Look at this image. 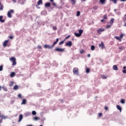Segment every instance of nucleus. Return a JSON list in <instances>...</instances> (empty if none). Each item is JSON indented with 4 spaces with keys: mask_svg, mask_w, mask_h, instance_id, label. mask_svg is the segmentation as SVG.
Here are the masks:
<instances>
[{
    "mask_svg": "<svg viewBox=\"0 0 126 126\" xmlns=\"http://www.w3.org/2000/svg\"><path fill=\"white\" fill-rule=\"evenodd\" d=\"M124 26H125V27H126V23L124 24Z\"/></svg>",
    "mask_w": 126,
    "mask_h": 126,
    "instance_id": "nucleus-62",
    "label": "nucleus"
},
{
    "mask_svg": "<svg viewBox=\"0 0 126 126\" xmlns=\"http://www.w3.org/2000/svg\"><path fill=\"white\" fill-rule=\"evenodd\" d=\"M55 51H56V52H64V49H63V48H56L55 49Z\"/></svg>",
    "mask_w": 126,
    "mask_h": 126,
    "instance_id": "nucleus-4",
    "label": "nucleus"
},
{
    "mask_svg": "<svg viewBox=\"0 0 126 126\" xmlns=\"http://www.w3.org/2000/svg\"><path fill=\"white\" fill-rule=\"evenodd\" d=\"M71 2H72V5H74L76 2V0H71Z\"/></svg>",
    "mask_w": 126,
    "mask_h": 126,
    "instance_id": "nucleus-21",
    "label": "nucleus"
},
{
    "mask_svg": "<svg viewBox=\"0 0 126 126\" xmlns=\"http://www.w3.org/2000/svg\"><path fill=\"white\" fill-rule=\"evenodd\" d=\"M80 54H83V53H84V50H80Z\"/></svg>",
    "mask_w": 126,
    "mask_h": 126,
    "instance_id": "nucleus-45",
    "label": "nucleus"
},
{
    "mask_svg": "<svg viewBox=\"0 0 126 126\" xmlns=\"http://www.w3.org/2000/svg\"><path fill=\"white\" fill-rule=\"evenodd\" d=\"M12 13H14V10L11 9L7 12V17L9 18H11L12 17V15H11Z\"/></svg>",
    "mask_w": 126,
    "mask_h": 126,
    "instance_id": "nucleus-3",
    "label": "nucleus"
},
{
    "mask_svg": "<svg viewBox=\"0 0 126 126\" xmlns=\"http://www.w3.org/2000/svg\"><path fill=\"white\" fill-rule=\"evenodd\" d=\"M114 19H111V20H110V22H112V23H114Z\"/></svg>",
    "mask_w": 126,
    "mask_h": 126,
    "instance_id": "nucleus-48",
    "label": "nucleus"
},
{
    "mask_svg": "<svg viewBox=\"0 0 126 126\" xmlns=\"http://www.w3.org/2000/svg\"><path fill=\"white\" fill-rule=\"evenodd\" d=\"M9 41V40H5L3 43V47H5L6 46V45H7V44H8V42Z\"/></svg>",
    "mask_w": 126,
    "mask_h": 126,
    "instance_id": "nucleus-12",
    "label": "nucleus"
},
{
    "mask_svg": "<svg viewBox=\"0 0 126 126\" xmlns=\"http://www.w3.org/2000/svg\"><path fill=\"white\" fill-rule=\"evenodd\" d=\"M45 7H50V6H51V3H50V2H46L45 4Z\"/></svg>",
    "mask_w": 126,
    "mask_h": 126,
    "instance_id": "nucleus-14",
    "label": "nucleus"
},
{
    "mask_svg": "<svg viewBox=\"0 0 126 126\" xmlns=\"http://www.w3.org/2000/svg\"><path fill=\"white\" fill-rule=\"evenodd\" d=\"M104 109L105 110V111H108V110H109V108L107 106H105Z\"/></svg>",
    "mask_w": 126,
    "mask_h": 126,
    "instance_id": "nucleus-44",
    "label": "nucleus"
},
{
    "mask_svg": "<svg viewBox=\"0 0 126 126\" xmlns=\"http://www.w3.org/2000/svg\"><path fill=\"white\" fill-rule=\"evenodd\" d=\"M93 9H94V10H97V9H98V7L95 6L93 7Z\"/></svg>",
    "mask_w": 126,
    "mask_h": 126,
    "instance_id": "nucleus-39",
    "label": "nucleus"
},
{
    "mask_svg": "<svg viewBox=\"0 0 126 126\" xmlns=\"http://www.w3.org/2000/svg\"><path fill=\"white\" fill-rule=\"evenodd\" d=\"M121 1H126V0H121Z\"/></svg>",
    "mask_w": 126,
    "mask_h": 126,
    "instance_id": "nucleus-60",
    "label": "nucleus"
},
{
    "mask_svg": "<svg viewBox=\"0 0 126 126\" xmlns=\"http://www.w3.org/2000/svg\"><path fill=\"white\" fill-rule=\"evenodd\" d=\"M53 30H57L58 29V28H57V27H53Z\"/></svg>",
    "mask_w": 126,
    "mask_h": 126,
    "instance_id": "nucleus-46",
    "label": "nucleus"
},
{
    "mask_svg": "<svg viewBox=\"0 0 126 126\" xmlns=\"http://www.w3.org/2000/svg\"><path fill=\"white\" fill-rule=\"evenodd\" d=\"M65 40H63V41H61L60 43H59V45H63V43H64V41H65Z\"/></svg>",
    "mask_w": 126,
    "mask_h": 126,
    "instance_id": "nucleus-35",
    "label": "nucleus"
},
{
    "mask_svg": "<svg viewBox=\"0 0 126 126\" xmlns=\"http://www.w3.org/2000/svg\"><path fill=\"white\" fill-rule=\"evenodd\" d=\"M123 21H124V22H126V14L125 15V16L123 18Z\"/></svg>",
    "mask_w": 126,
    "mask_h": 126,
    "instance_id": "nucleus-32",
    "label": "nucleus"
},
{
    "mask_svg": "<svg viewBox=\"0 0 126 126\" xmlns=\"http://www.w3.org/2000/svg\"><path fill=\"white\" fill-rule=\"evenodd\" d=\"M27 103V100L26 99H23L21 102V105H26Z\"/></svg>",
    "mask_w": 126,
    "mask_h": 126,
    "instance_id": "nucleus-10",
    "label": "nucleus"
},
{
    "mask_svg": "<svg viewBox=\"0 0 126 126\" xmlns=\"http://www.w3.org/2000/svg\"><path fill=\"white\" fill-rule=\"evenodd\" d=\"M37 48H38V49H42V46H41L40 45H38Z\"/></svg>",
    "mask_w": 126,
    "mask_h": 126,
    "instance_id": "nucleus-49",
    "label": "nucleus"
},
{
    "mask_svg": "<svg viewBox=\"0 0 126 126\" xmlns=\"http://www.w3.org/2000/svg\"><path fill=\"white\" fill-rule=\"evenodd\" d=\"M98 47L99 48H101L102 50H103V49H104L105 45H104V43H103V42H101V43L98 44Z\"/></svg>",
    "mask_w": 126,
    "mask_h": 126,
    "instance_id": "nucleus-6",
    "label": "nucleus"
},
{
    "mask_svg": "<svg viewBox=\"0 0 126 126\" xmlns=\"http://www.w3.org/2000/svg\"><path fill=\"white\" fill-rule=\"evenodd\" d=\"M73 72L74 74L76 75H79V71L78 68H74L73 69Z\"/></svg>",
    "mask_w": 126,
    "mask_h": 126,
    "instance_id": "nucleus-2",
    "label": "nucleus"
},
{
    "mask_svg": "<svg viewBox=\"0 0 126 126\" xmlns=\"http://www.w3.org/2000/svg\"><path fill=\"white\" fill-rule=\"evenodd\" d=\"M33 120L35 121H38V120H40V118L37 116H35Z\"/></svg>",
    "mask_w": 126,
    "mask_h": 126,
    "instance_id": "nucleus-29",
    "label": "nucleus"
},
{
    "mask_svg": "<svg viewBox=\"0 0 126 126\" xmlns=\"http://www.w3.org/2000/svg\"><path fill=\"white\" fill-rule=\"evenodd\" d=\"M74 35L76 36V37H80V36H81L79 33L76 32L74 33Z\"/></svg>",
    "mask_w": 126,
    "mask_h": 126,
    "instance_id": "nucleus-25",
    "label": "nucleus"
},
{
    "mask_svg": "<svg viewBox=\"0 0 126 126\" xmlns=\"http://www.w3.org/2000/svg\"><path fill=\"white\" fill-rule=\"evenodd\" d=\"M113 69H114V70H118V66H117V65H114L113 66Z\"/></svg>",
    "mask_w": 126,
    "mask_h": 126,
    "instance_id": "nucleus-17",
    "label": "nucleus"
},
{
    "mask_svg": "<svg viewBox=\"0 0 126 126\" xmlns=\"http://www.w3.org/2000/svg\"><path fill=\"white\" fill-rule=\"evenodd\" d=\"M38 5H40V4H43V1L42 0H39L37 1Z\"/></svg>",
    "mask_w": 126,
    "mask_h": 126,
    "instance_id": "nucleus-18",
    "label": "nucleus"
},
{
    "mask_svg": "<svg viewBox=\"0 0 126 126\" xmlns=\"http://www.w3.org/2000/svg\"><path fill=\"white\" fill-rule=\"evenodd\" d=\"M94 50H95V46L94 45H92L91 46V50L94 51Z\"/></svg>",
    "mask_w": 126,
    "mask_h": 126,
    "instance_id": "nucleus-31",
    "label": "nucleus"
},
{
    "mask_svg": "<svg viewBox=\"0 0 126 126\" xmlns=\"http://www.w3.org/2000/svg\"><path fill=\"white\" fill-rule=\"evenodd\" d=\"M90 56L91 55L90 54H88V55H87L88 58H90Z\"/></svg>",
    "mask_w": 126,
    "mask_h": 126,
    "instance_id": "nucleus-54",
    "label": "nucleus"
},
{
    "mask_svg": "<svg viewBox=\"0 0 126 126\" xmlns=\"http://www.w3.org/2000/svg\"><path fill=\"white\" fill-rule=\"evenodd\" d=\"M117 108L120 110V113L122 112V107L120 105H117Z\"/></svg>",
    "mask_w": 126,
    "mask_h": 126,
    "instance_id": "nucleus-19",
    "label": "nucleus"
},
{
    "mask_svg": "<svg viewBox=\"0 0 126 126\" xmlns=\"http://www.w3.org/2000/svg\"><path fill=\"white\" fill-rule=\"evenodd\" d=\"M14 83L12 81L10 82V83L9 84V86H10V87L12 86V85H13Z\"/></svg>",
    "mask_w": 126,
    "mask_h": 126,
    "instance_id": "nucleus-37",
    "label": "nucleus"
},
{
    "mask_svg": "<svg viewBox=\"0 0 126 126\" xmlns=\"http://www.w3.org/2000/svg\"><path fill=\"white\" fill-rule=\"evenodd\" d=\"M14 90H17L18 89V86L15 85L13 88Z\"/></svg>",
    "mask_w": 126,
    "mask_h": 126,
    "instance_id": "nucleus-27",
    "label": "nucleus"
},
{
    "mask_svg": "<svg viewBox=\"0 0 126 126\" xmlns=\"http://www.w3.org/2000/svg\"><path fill=\"white\" fill-rule=\"evenodd\" d=\"M110 1H112L115 4L118 2V1L117 0H110Z\"/></svg>",
    "mask_w": 126,
    "mask_h": 126,
    "instance_id": "nucleus-28",
    "label": "nucleus"
},
{
    "mask_svg": "<svg viewBox=\"0 0 126 126\" xmlns=\"http://www.w3.org/2000/svg\"><path fill=\"white\" fill-rule=\"evenodd\" d=\"M104 31H105V29L100 28L97 31V32L100 35L101 32H104Z\"/></svg>",
    "mask_w": 126,
    "mask_h": 126,
    "instance_id": "nucleus-7",
    "label": "nucleus"
},
{
    "mask_svg": "<svg viewBox=\"0 0 126 126\" xmlns=\"http://www.w3.org/2000/svg\"><path fill=\"white\" fill-rule=\"evenodd\" d=\"M0 90H1V87L0 86Z\"/></svg>",
    "mask_w": 126,
    "mask_h": 126,
    "instance_id": "nucleus-63",
    "label": "nucleus"
},
{
    "mask_svg": "<svg viewBox=\"0 0 126 126\" xmlns=\"http://www.w3.org/2000/svg\"><path fill=\"white\" fill-rule=\"evenodd\" d=\"M23 120V115L22 114H20L19 116V123H20Z\"/></svg>",
    "mask_w": 126,
    "mask_h": 126,
    "instance_id": "nucleus-8",
    "label": "nucleus"
},
{
    "mask_svg": "<svg viewBox=\"0 0 126 126\" xmlns=\"http://www.w3.org/2000/svg\"><path fill=\"white\" fill-rule=\"evenodd\" d=\"M79 34H80V35L81 36V35L82 34V33H83V30H79Z\"/></svg>",
    "mask_w": 126,
    "mask_h": 126,
    "instance_id": "nucleus-26",
    "label": "nucleus"
},
{
    "mask_svg": "<svg viewBox=\"0 0 126 126\" xmlns=\"http://www.w3.org/2000/svg\"><path fill=\"white\" fill-rule=\"evenodd\" d=\"M120 39H123V38H124V34H121V35H120Z\"/></svg>",
    "mask_w": 126,
    "mask_h": 126,
    "instance_id": "nucleus-42",
    "label": "nucleus"
},
{
    "mask_svg": "<svg viewBox=\"0 0 126 126\" xmlns=\"http://www.w3.org/2000/svg\"><path fill=\"white\" fill-rule=\"evenodd\" d=\"M65 46L68 47H71L72 46V42L71 41H69L65 43Z\"/></svg>",
    "mask_w": 126,
    "mask_h": 126,
    "instance_id": "nucleus-5",
    "label": "nucleus"
},
{
    "mask_svg": "<svg viewBox=\"0 0 126 126\" xmlns=\"http://www.w3.org/2000/svg\"><path fill=\"white\" fill-rule=\"evenodd\" d=\"M115 39H116V40H118V41H119L120 42H121V41H122V39H121V38L119 36H115Z\"/></svg>",
    "mask_w": 126,
    "mask_h": 126,
    "instance_id": "nucleus-20",
    "label": "nucleus"
},
{
    "mask_svg": "<svg viewBox=\"0 0 126 126\" xmlns=\"http://www.w3.org/2000/svg\"><path fill=\"white\" fill-rule=\"evenodd\" d=\"M2 18H3V17L2 16H0V21L2 23H3L5 21L4 20H2Z\"/></svg>",
    "mask_w": 126,
    "mask_h": 126,
    "instance_id": "nucleus-16",
    "label": "nucleus"
},
{
    "mask_svg": "<svg viewBox=\"0 0 126 126\" xmlns=\"http://www.w3.org/2000/svg\"><path fill=\"white\" fill-rule=\"evenodd\" d=\"M39 126H43V125H40Z\"/></svg>",
    "mask_w": 126,
    "mask_h": 126,
    "instance_id": "nucleus-64",
    "label": "nucleus"
},
{
    "mask_svg": "<svg viewBox=\"0 0 126 126\" xmlns=\"http://www.w3.org/2000/svg\"><path fill=\"white\" fill-rule=\"evenodd\" d=\"M99 2L102 4V5H104L106 3V0H99Z\"/></svg>",
    "mask_w": 126,
    "mask_h": 126,
    "instance_id": "nucleus-11",
    "label": "nucleus"
},
{
    "mask_svg": "<svg viewBox=\"0 0 126 126\" xmlns=\"http://www.w3.org/2000/svg\"><path fill=\"white\" fill-rule=\"evenodd\" d=\"M69 37H70V35H68V36H67L65 37V40L68 39V38H69Z\"/></svg>",
    "mask_w": 126,
    "mask_h": 126,
    "instance_id": "nucleus-51",
    "label": "nucleus"
},
{
    "mask_svg": "<svg viewBox=\"0 0 126 126\" xmlns=\"http://www.w3.org/2000/svg\"><path fill=\"white\" fill-rule=\"evenodd\" d=\"M119 49L121 51H123V50H125V47H124V46H120L119 47Z\"/></svg>",
    "mask_w": 126,
    "mask_h": 126,
    "instance_id": "nucleus-22",
    "label": "nucleus"
},
{
    "mask_svg": "<svg viewBox=\"0 0 126 126\" xmlns=\"http://www.w3.org/2000/svg\"><path fill=\"white\" fill-rule=\"evenodd\" d=\"M103 19H108V17L107 16V14H105L104 15Z\"/></svg>",
    "mask_w": 126,
    "mask_h": 126,
    "instance_id": "nucleus-36",
    "label": "nucleus"
},
{
    "mask_svg": "<svg viewBox=\"0 0 126 126\" xmlns=\"http://www.w3.org/2000/svg\"><path fill=\"white\" fill-rule=\"evenodd\" d=\"M19 98H20L21 99V98H22V96H21V94H19L18 95Z\"/></svg>",
    "mask_w": 126,
    "mask_h": 126,
    "instance_id": "nucleus-47",
    "label": "nucleus"
},
{
    "mask_svg": "<svg viewBox=\"0 0 126 126\" xmlns=\"http://www.w3.org/2000/svg\"><path fill=\"white\" fill-rule=\"evenodd\" d=\"M0 123H2V119L0 120Z\"/></svg>",
    "mask_w": 126,
    "mask_h": 126,
    "instance_id": "nucleus-58",
    "label": "nucleus"
},
{
    "mask_svg": "<svg viewBox=\"0 0 126 126\" xmlns=\"http://www.w3.org/2000/svg\"><path fill=\"white\" fill-rule=\"evenodd\" d=\"M57 76H58V74H55V77H57Z\"/></svg>",
    "mask_w": 126,
    "mask_h": 126,
    "instance_id": "nucleus-61",
    "label": "nucleus"
},
{
    "mask_svg": "<svg viewBox=\"0 0 126 126\" xmlns=\"http://www.w3.org/2000/svg\"><path fill=\"white\" fill-rule=\"evenodd\" d=\"M13 2H16V0H13Z\"/></svg>",
    "mask_w": 126,
    "mask_h": 126,
    "instance_id": "nucleus-57",
    "label": "nucleus"
},
{
    "mask_svg": "<svg viewBox=\"0 0 126 126\" xmlns=\"http://www.w3.org/2000/svg\"><path fill=\"white\" fill-rule=\"evenodd\" d=\"M9 39H13V36H12V35L9 36Z\"/></svg>",
    "mask_w": 126,
    "mask_h": 126,
    "instance_id": "nucleus-50",
    "label": "nucleus"
},
{
    "mask_svg": "<svg viewBox=\"0 0 126 126\" xmlns=\"http://www.w3.org/2000/svg\"><path fill=\"white\" fill-rule=\"evenodd\" d=\"M121 103H122V104H125V103H126V100H125V99H121Z\"/></svg>",
    "mask_w": 126,
    "mask_h": 126,
    "instance_id": "nucleus-33",
    "label": "nucleus"
},
{
    "mask_svg": "<svg viewBox=\"0 0 126 126\" xmlns=\"http://www.w3.org/2000/svg\"><path fill=\"white\" fill-rule=\"evenodd\" d=\"M10 77H14L15 76V72H12L10 75Z\"/></svg>",
    "mask_w": 126,
    "mask_h": 126,
    "instance_id": "nucleus-15",
    "label": "nucleus"
},
{
    "mask_svg": "<svg viewBox=\"0 0 126 126\" xmlns=\"http://www.w3.org/2000/svg\"><path fill=\"white\" fill-rule=\"evenodd\" d=\"M36 114H37V113L35 111H33L32 112V115H33V116H35V115H36Z\"/></svg>",
    "mask_w": 126,
    "mask_h": 126,
    "instance_id": "nucleus-38",
    "label": "nucleus"
},
{
    "mask_svg": "<svg viewBox=\"0 0 126 126\" xmlns=\"http://www.w3.org/2000/svg\"><path fill=\"white\" fill-rule=\"evenodd\" d=\"M80 16V11H78L77 12V14H76V16Z\"/></svg>",
    "mask_w": 126,
    "mask_h": 126,
    "instance_id": "nucleus-34",
    "label": "nucleus"
},
{
    "mask_svg": "<svg viewBox=\"0 0 126 126\" xmlns=\"http://www.w3.org/2000/svg\"><path fill=\"white\" fill-rule=\"evenodd\" d=\"M126 68V66L123 67V69L125 70Z\"/></svg>",
    "mask_w": 126,
    "mask_h": 126,
    "instance_id": "nucleus-55",
    "label": "nucleus"
},
{
    "mask_svg": "<svg viewBox=\"0 0 126 126\" xmlns=\"http://www.w3.org/2000/svg\"><path fill=\"white\" fill-rule=\"evenodd\" d=\"M44 48L45 49H53V46H50V45H45L44 46Z\"/></svg>",
    "mask_w": 126,
    "mask_h": 126,
    "instance_id": "nucleus-9",
    "label": "nucleus"
},
{
    "mask_svg": "<svg viewBox=\"0 0 126 126\" xmlns=\"http://www.w3.org/2000/svg\"><path fill=\"white\" fill-rule=\"evenodd\" d=\"M86 73H89V72H90V68H86Z\"/></svg>",
    "mask_w": 126,
    "mask_h": 126,
    "instance_id": "nucleus-23",
    "label": "nucleus"
},
{
    "mask_svg": "<svg viewBox=\"0 0 126 126\" xmlns=\"http://www.w3.org/2000/svg\"><path fill=\"white\" fill-rule=\"evenodd\" d=\"M52 4H53V5H54V6H56L57 5V4H56L55 2H53Z\"/></svg>",
    "mask_w": 126,
    "mask_h": 126,
    "instance_id": "nucleus-52",
    "label": "nucleus"
},
{
    "mask_svg": "<svg viewBox=\"0 0 126 126\" xmlns=\"http://www.w3.org/2000/svg\"><path fill=\"white\" fill-rule=\"evenodd\" d=\"M50 1H51V2H54V0H50Z\"/></svg>",
    "mask_w": 126,
    "mask_h": 126,
    "instance_id": "nucleus-59",
    "label": "nucleus"
},
{
    "mask_svg": "<svg viewBox=\"0 0 126 126\" xmlns=\"http://www.w3.org/2000/svg\"><path fill=\"white\" fill-rule=\"evenodd\" d=\"M59 38H57V39H56V41H55V42L53 43V45H52V47H53V48H54V47H55V45H56V44L58 43V42H59Z\"/></svg>",
    "mask_w": 126,
    "mask_h": 126,
    "instance_id": "nucleus-13",
    "label": "nucleus"
},
{
    "mask_svg": "<svg viewBox=\"0 0 126 126\" xmlns=\"http://www.w3.org/2000/svg\"><path fill=\"white\" fill-rule=\"evenodd\" d=\"M3 65L0 66V71H2V70L3 69Z\"/></svg>",
    "mask_w": 126,
    "mask_h": 126,
    "instance_id": "nucleus-40",
    "label": "nucleus"
},
{
    "mask_svg": "<svg viewBox=\"0 0 126 126\" xmlns=\"http://www.w3.org/2000/svg\"><path fill=\"white\" fill-rule=\"evenodd\" d=\"M101 22H104V21H105L104 20H100Z\"/></svg>",
    "mask_w": 126,
    "mask_h": 126,
    "instance_id": "nucleus-56",
    "label": "nucleus"
},
{
    "mask_svg": "<svg viewBox=\"0 0 126 126\" xmlns=\"http://www.w3.org/2000/svg\"><path fill=\"white\" fill-rule=\"evenodd\" d=\"M98 116L99 117H101V116H102V113H99Z\"/></svg>",
    "mask_w": 126,
    "mask_h": 126,
    "instance_id": "nucleus-53",
    "label": "nucleus"
},
{
    "mask_svg": "<svg viewBox=\"0 0 126 126\" xmlns=\"http://www.w3.org/2000/svg\"><path fill=\"white\" fill-rule=\"evenodd\" d=\"M0 9L1 10H2V9H3V6H2V5H0Z\"/></svg>",
    "mask_w": 126,
    "mask_h": 126,
    "instance_id": "nucleus-43",
    "label": "nucleus"
},
{
    "mask_svg": "<svg viewBox=\"0 0 126 126\" xmlns=\"http://www.w3.org/2000/svg\"><path fill=\"white\" fill-rule=\"evenodd\" d=\"M1 118L2 120H5V119H7V117L4 116L3 115H1Z\"/></svg>",
    "mask_w": 126,
    "mask_h": 126,
    "instance_id": "nucleus-24",
    "label": "nucleus"
},
{
    "mask_svg": "<svg viewBox=\"0 0 126 126\" xmlns=\"http://www.w3.org/2000/svg\"><path fill=\"white\" fill-rule=\"evenodd\" d=\"M10 62H12V65L14 66V65H16V59L14 57H11L9 59Z\"/></svg>",
    "mask_w": 126,
    "mask_h": 126,
    "instance_id": "nucleus-1",
    "label": "nucleus"
},
{
    "mask_svg": "<svg viewBox=\"0 0 126 126\" xmlns=\"http://www.w3.org/2000/svg\"><path fill=\"white\" fill-rule=\"evenodd\" d=\"M111 26H112V25H107V26H106V28L107 29H108L110 28L111 27Z\"/></svg>",
    "mask_w": 126,
    "mask_h": 126,
    "instance_id": "nucleus-41",
    "label": "nucleus"
},
{
    "mask_svg": "<svg viewBox=\"0 0 126 126\" xmlns=\"http://www.w3.org/2000/svg\"><path fill=\"white\" fill-rule=\"evenodd\" d=\"M107 78H108V77H107L105 75L101 76V78H102V79H107Z\"/></svg>",
    "mask_w": 126,
    "mask_h": 126,
    "instance_id": "nucleus-30",
    "label": "nucleus"
}]
</instances>
